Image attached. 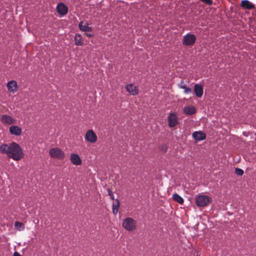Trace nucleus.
<instances>
[{
  "mask_svg": "<svg viewBox=\"0 0 256 256\" xmlns=\"http://www.w3.org/2000/svg\"><path fill=\"white\" fill-rule=\"evenodd\" d=\"M193 138L196 140H204L206 138V134L202 132H195L192 134Z\"/></svg>",
  "mask_w": 256,
  "mask_h": 256,
  "instance_id": "obj_14",
  "label": "nucleus"
},
{
  "mask_svg": "<svg viewBox=\"0 0 256 256\" xmlns=\"http://www.w3.org/2000/svg\"><path fill=\"white\" fill-rule=\"evenodd\" d=\"M85 139L90 143H95L98 140V137L93 130H89L86 134Z\"/></svg>",
  "mask_w": 256,
  "mask_h": 256,
  "instance_id": "obj_6",
  "label": "nucleus"
},
{
  "mask_svg": "<svg viewBox=\"0 0 256 256\" xmlns=\"http://www.w3.org/2000/svg\"><path fill=\"white\" fill-rule=\"evenodd\" d=\"M116 204H112V212L114 214H116L120 208V202L118 199L115 200Z\"/></svg>",
  "mask_w": 256,
  "mask_h": 256,
  "instance_id": "obj_19",
  "label": "nucleus"
},
{
  "mask_svg": "<svg viewBox=\"0 0 256 256\" xmlns=\"http://www.w3.org/2000/svg\"><path fill=\"white\" fill-rule=\"evenodd\" d=\"M168 148V146L166 144H162L159 146L160 150L164 153H166L167 152Z\"/></svg>",
  "mask_w": 256,
  "mask_h": 256,
  "instance_id": "obj_23",
  "label": "nucleus"
},
{
  "mask_svg": "<svg viewBox=\"0 0 256 256\" xmlns=\"http://www.w3.org/2000/svg\"><path fill=\"white\" fill-rule=\"evenodd\" d=\"M7 88L10 92H16L18 89L17 82L14 80H10L8 82Z\"/></svg>",
  "mask_w": 256,
  "mask_h": 256,
  "instance_id": "obj_11",
  "label": "nucleus"
},
{
  "mask_svg": "<svg viewBox=\"0 0 256 256\" xmlns=\"http://www.w3.org/2000/svg\"><path fill=\"white\" fill-rule=\"evenodd\" d=\"M70 160L71 162L74 165L79 166L81 165L82 164V161L80 158L78 154H71Z\"/></svg>",
  "mask_w": 256,
  "mask_h": 256,
  "instance_id": "obj_10",
  "label": "nucleus"
},
{
  "mask_svg": "<svg viewBox=\"0 0 256 256\" xmlns=\"http://www.w3.org/2000/svg\"><path fill=\"white\" fill-rule=\"evenodd\" d=\"M10 151V145L8 146V144H3L0 146V152L2 154H6L8 156Z\"/></svg>",
  "mask_w": 256,
  "mask_h": 256,
  "instance_id": "obj_18",
  "label": "nucleus"
},
{
  "mask_svg": "<svg viewBox=\"0 0 256 256\" xmlns=\"http://www.w3.org/2000/svg\"><path fill=\"white\" fill-rule=\"evenodd\" d=\"M0 120L3 124L8 125L14 124L16 122V120L12 117L6 114L2 115L0 118Z\"/></svg>",
  "mask_w": 256,
  "mask_h": 256,
  "instance_id": "obj_9",
  "label": "nucleus"
},
{
  "mask_svg": "<svg viewBox=\"0 0 256 256\" xmlns=\"http://www.w3.org/2000/svg\"><path fill=\"white\" fill-rule=\"evenodd\" d=\"M172 198L175 202L179 203L180 204H183L184 202L183 198L176 193L173 194Z\"/></svg>",
  "mask_w": 256,
  "mask_h": 256,
  "instance_id": "obj_22",
  "label": "nucleus"
},
{
  "mask_svg": "<svg viewBox=\"0 0 256 256\" xmlns=\"http://www.w3.org/2000/svg\"><path fill=\"white\" fill-rule=\"evenodd\" d=\"M235 173L236 175L241 176L243 175L244 172L242 170L239 168H236L235 169Z\"/></svg>",
  "mask_w": 256,
  "mask_h": 256,
  "instance_id": "obj_25",
  "label": "nucleus"
},
{
  "mask_svg": "<svg viewBox=\"0 0 256 256\" xmlns=\"http://www.w3.org/2000/svg\"><path fill=\"white\" fill-rule=\"evenodd\" d=\"M196 38L195 35L193 34H188L184 36L182 44L184 46H189L193 45Z\"/></svg>",
  "mask_w": 256,
  "mask_h": 256,
  "instance_id": "obj_5",
  "label": "nucleus"
},
{
  "mask_svg": "<svg viewBox=\"0 0 256 256\" xmlns=\"http://www.w3.org/2000/svg\"><path fill=\"white\" fill-rule=\"evenodd\" d=\"M126 88V90L133 96L137 95L138 94V88L134 86L132 84H127Z\"/></svg>",
  "mask_w": 256,
  "mask_h": 256,
  "instance_id": "obj_12",
  "label": "nucleus"
},
{
  "mask_svg": "<svg viewBox=\"0 0 256 256\" xmlns=\"http://www.w3.org/2000/svg\"><path fill=\"white\" fill-rule=\"evenodd\" d=\"M14 256H22L18 252H15L14 254Z\"/></svg>",
  "mask_w": 256,
  "mask_h": 256,
  "instance_id": "obj_29",
  "label": "nucleus"
},
{
  "mask_svg": "<svg viewBox=\"0 0 256 256\" xmlns=\"http://www.w3.org/2000/svg\"><path fill=\"white\" fill-rule=\"evenodd\" d=\"M9 130L12 134L15 136H20L22 132L21 128L16 126H11Z\"/></svg>",
  "mask_w": 256,
  "mask_h": 256,
  "instance_id": "obj_15",
  "label": "nucleus"
},
{
  "mask_svg": "<svg viewBox=\"0 0 256 256\" xmlns=\"http://www.w3.org/2000/svg\"><path fill=\"white\" fill-rule=\"evenodd\" d=\"M240 6L242 8L248 10H252L254 8V6L246 0L242 1Z\"/></svg>",
  "mask_w": 256,
  "mask_h": 256,
  "instance_id": "obj_17",
  "label": "nucleus"
},
{
  "mask_svg": "<svg viewBox=\"0 0 256 256\" xmlns=\"http://www.w3.org/2000/svg\"><path fill=\"white\" fill-rule=\"evenodd\" d=\"M24 226V224L22 222L16 221L14 223V226L17 228L18 230H20L19 228Z\"/></svg>",
  "mask_w": 256,
  "mask_h": 256,
  "instance_id": "obj_26",
  "label": "nucleus"
},
{
  "mask_svg": "<svg viewBox=\"0 0 256 256\" xmlns=\"http://www.w3.org/2000/svg\"><path fill=\"white\" fill-rule=\"evenodd\" d=\"M50 156L55 159L63 160L65 157L64 152L59 148H54L49 151Z\"/></svg>",
  "mask_w": 256,
  "mask_h": 256,
  "instance_id": "obj_4",
  "label": "nucleus"
},
{
  "mask_svg": "<svg viewBox=\"0 0 256 256\" xmlns=\"http://www.w3.org/2000/svg\"><path fill=\"white\" fill-rule=\"evenodd\" d=\"M122 226L126 230L132 232L136 228V222L132 218H126L124 220Z\"/></svg>",
  "mask_w": 256,
  "mask_h": 256,
  "instance_id": "obj_2",
  "label": "nucleus"
},
{
  "mask_svg": "<svg viewBox=\"0 0 256 256\" xmlns=\"http://www.w3.org/2000/svg\"><path fill=\"white\" fill-rule=\"evenodd\" d=\"M194 92L197 97L201 98L204 92L202 86L199 84H196L194 85Z\"/></svg>",
  "mask_w": 256,
  "mask_h": 256,
  "instance_id": "obj_13",
  "label": "nucleus"
},
{
  "mask_svg": "<svg viewBox=\"0 0 256 256\" xmlns=\"http://www.w3.org/2000/svg\"><path fill=\"white\" fill-rule=\"evenodd\" d=\"M108 195L110 196L111 199L112 200H114V196L113 192H112V190L110 188H108Z\"/></svg>",
  "mask_w": 256,
  "mask_h": 256,
  "instance_id": "obj_28",
  "label": "nucleus"
},
{
  "mask_svg": "<svg viewBox=\"0 0 256 256\" xmlns=\"http://www.w3.org/2000/svg\"><path fill=\"white\" fill-rule=\"evenodd\" d=\"M200 0L208 6H211L212 4V0Z\"/></svg>",
  "mask_w": 256,
  "mask_h": 256,
  "instance_id": "obj_27",
  "label": "nucleus"
},
{
  "mask_svg": "<svg viewBox=\"0 0 256 256\" xmlns=\"http://www.w3.org/2000/svg\"><path fill=\"white\" fill-rule=\"evenodd\" d=\"M75 44L76 46H82L84 44L80 34H76L74 36Z\"/></svg>",
  "mask_w": 256,
  "mask_h": 256,
  "instance_id": "obj_21",
  "label": "nucleus"
},
{
  "mask_svg": "<svg viewBox=\"0 0 256 256\" xmlns=\"http://www.w3.org/2000/svg\"><path fill=\"white\" fill-rule=\"evenodd\" d=\"M178 124V120L176 113H170L168 117V124L170 128L176 126Z\"/></svg>",
  "mask_w": 256,
  "mask_h": 256,
  "instance_id": "obj_7",
  "label": "nucleus"
},
{
  "mask_svg": "<svg viewBox=\"0 0 256 256\" xmlns=\"http://www.w3.org/2000/svg\"><path fill=\"white\" fill-rule=\"evenodd\" d=\"M78 26L80 29L82 31L86 32L91 30V28L88 26V24H83L82 22H80Z\"/></svg>",
  "mask_w": 256,
  "mask_h": 256,
  "instance_id": "obj_20",
  "label": "nucleus"
},
{
  "mask_svg": "<svg viewBox=\"0 0 256 256\" xmlns=\"http://www.w3.org/2000/svg\"><path fill=\"white\" fill-rule=\"evenodd\" d=\"M10 151L8 158H12L14 160L18 161L24 158V154L20 146L15 142L10 144Z\"/></svg>",
  "mask_w": 256,
  "mask_h": 256,
  "instance_id": "obj_1",
  "label": "nucleus"
},
{
  "mask_svg": "<svg viewBox=\"0 0 256 256\" xmlns=\"http://www.w3.org/2000/svg\"><path fill=\"white\" fill-rule=\"evenodd\" d=\"M180 88H182L184 89L185 93H188L192 92V88L188 87H187L186 85H181Z\"/></svg>",
  "mask_w": 256,
  "mask_h": 256,
  "instance_id": "obj_24",
  "label": "nucleus"
},
{
  "mask_svg": "<svg viewBox=\"0 0 256 256\" xmlns=\"http://www.w3.org/2000/svg\"><path fill=\"white\" fill-rule=\"evenodd\" d=\"M58 13L60 16H64L68 12V6L63 2H60L56 6Z\"/></svg>",
  "mask_w": 256,
  "mask_h": 256,
  "instance_id": "obj_8",
  "label": "nucleus"
},
{
  "mask_svg": "<svg viewBox=\"0 0 256 256\" xmlns=\"http://www.w3.org/2000/svg\"><path fill=\"white\" fill-rule=\"evenodd\" d=\"M183 111L184 114L186 115H192L196 112V110L194 106H187L184 108Z\"/></svg>",
  "mask_w": 256,
  "mask_h": 256,
  "instance_id": "obj_16",
  "label": "nucleus"
},
{
  "mask_svg": "<svg viewBox=\"0 0 256 256\" xmlns=\"http://www.w3.org/2000/svg\"><path fill=\"white\" fill-rule=\"evenodd\" d=\"M210 197L206 195H198L196 198V203L197 206L204 207L211 202Z\"/></svg>",
  "mask_w": 256,
  "mask_h": 256,
  "instance_id": "obj_3",
  "label": "nucleus"
},
{
  "mask_svg": "<svg viewBox=\"0 0 256 256\" xmlns=\"http://www.w3.org/2000/svg\"><path fill=\"white\" fill-rule=\"evenodd\" d=\"M86 34V35L87 36H89V37H92V36H93V35H92V34Z\"/></svg>",
  "mask_w": 256,
  "mask_h": 256,
  "instance_id": "obj_30",
  "label": "nucleus"
}]
</instances>
